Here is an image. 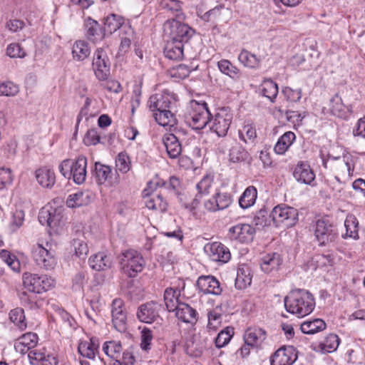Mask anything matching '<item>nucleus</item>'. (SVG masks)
I'll return each instance as SVG.
<instances>
[{
	"mask_svg": "<svg viewBox=\"0 0 365 365\" xmlns=\"http://www.w3.org/2000/svg\"><path fill=\"white\" fill-rule=\"evenodd\" d=\"M297 219V210L291 207L275 206V227H289Z\"/></svg>",
	"mask_w": 365,
	"mask_h": 365,
	"instance_id": "17",
	"label": "nucleus"
},
{
	"mask_svg": "<svg viewBox=\"0 0 365 365\" xmlns=\"http://www.w3.org/2000/svg\"><path fill=\"white\" fill-rule=\"evenodd\" d=\"M100 135L96 129H90L87 131L83 138V143L86 145H96L100 143Z\"/></svg>",
	"mask_w": 365,
	"mask_h": 365,
	"instance_id": "62",
	"label": "nucleus"
},
{
	"mask_svg": "<svg viewBox=\"0 0 365 365\" xmlns=\"http://www.w3.org/2000/svg\"><path fill=\"white\" fill-rule=\"evenodd\" d=\"M216 200H217V205L220 210L226 209L228 207L232 202V196L228 192H217L215 194Z\"/></svg>",
	"mask_w": 365,
	"mask_h": 365,
	"instance_id": "56",
	"label": "nucleus"
},
{
	"mask_svg": "<svg viewBox=\"0 0 365 365\" xmlns=\"http://www.w3.org/2000/svg\"><path fill=\"white\" fill-rule=\"evenodd\" d=\"M122 349L121 343L117 341H106L103 345V352L111 358L117 357L122 351Z\"/></svg>",
	"mask_w": 365,
	"mask_h": 365,
	"instance_id": "49",
	"label": "nucleus"
},
{
	"mask_svg": "<svg viewBox=\"0 0 365 365\" xmlns=\"http://www.w3.org/2000/svg\"><path fill=\"white\" fill-rule=\"evenodd\" d=\"M295 134L292 131L284 133L275 143V153L282 155L288 150L295 140Z\"/></svg>",
	"mask_w": 365,
	"mask_h": 365,
	"instance_id": "37",
	"label": "nucleus"
},
{
	"mask_svg": "<svg viewBox=\"0 0 365 365\" xmlns=\"http://www.w3.org/2000/svg\"><path fill=\"white\" fill-rule=\"evenodd\" d=\"M165 312L166 310L162 304L151 301L138 307L137 317L138 319H157L158 318L163 319Z\"/></svg>",
	"mask_w": 365,
	"mask_h": 365,
	"instance_id": "18",
	"label": "nucleus"
},
{
	"mask_svg": "<svg viewBox=\"0 0 365 365\" xmlns=\"http://www.w3.org/2000/svg\"><path fill=\"white\" fill-rule=\"evenodd\" d=\"M72 54L74 59L83 61L90 54V48L88 43L84 41H77L73 46Z\"/></svg>",
	"mask_w": 365,
	"mask_h": 365,
	"instance_id": "44",
	"label": "nucleus"
},
{
	"mask_svg": "<svg viewBox=\"0 0 365 365\" xmlns=\"http://www.w3.org/2000/svg\"><path fill=\"white\" fill-rule=\"evenodd\" d=\"M351 106L344 103L339 94H335L329 101V110L331 113L339 118H346L348 113H351Z\"/></svg>",
	"mask_w": 365,
	"mask_h": 365,
	"instance_id": "24",
	"label": "nucleus"
},
{
	"mask_svg": "<svg viewBox=\"0 0 365 365\" xmlns=\"http://www.w3.org/2000/svg\"><path fill=\"white\" fill-rule=\"evenodd\" d=\"M233 118V113L229 107H222L217 109L212 119L211 130L219 137L227 135Z\"/></svg>",
	"mask_w": 365,
	"mask_h": 365,
	"instance_id": "11",
	"label": "nucleus"
},
{
	"mask_svg": "<svg viewBox=\"0 0 365 365\" xmlns=\"http://www.w3.org/2000/svg\"><path fill=\"white\" fill-rule=\"evenodd\" d=\"M339 345V339L336 334H329L322 342L312 346L313 350L321 354L331 353Z\"/></svg>",
	"mask_w": 365,
	"mask_h": 365,
	"instance_id": "27",
	"label": "nucleus"
},
{
	"mask_svg": "<svg viewBox=\"0 0 365 365\" xmlns=\"http://www.w3.org/2000/svg\"><path fill=\"white\" fill-rule=\"evenodd\" d=\"M165 8L175 16V19H184L180 1L178 0H168L165 2Z\"/></svg>",
	"mask_w": 365,
	"mask_h": 365,
	"instance_id": "52",
	"label": "nucleus"
},
{
	"mask_svg": "<svg viewBox=\"0 0 365 365\" xmlns=\"http://www.w3.org/2000/svg\"><path fill=\"white\" fill-rule=\"evenodd\" d=\"M317 267L331 266L334 264V257L331 254H319L314 257Z\"/></svg>",
	"mask_w": 365,
	"mask_h": 365,
	"instance_id": "64",
	"label": "nucleus"
},
{
	"mask_svg": "<svg viewBox=\"0 0 365 365\" xmlns=\"http://www.w3.org/2000/svg\"><path fill=\"white\" fill-rule=\"evenodd\" d=\"M257 197V191L254 186L247 187L239 198V205L246 210L253 206Z\"/></svg>",
	"mask_w": 365,
	"mask_h": 365,
	"instance_id": "35",
	"label": "nucleus"
},
{
	"mask_svg": "<svg viewBox=\"0 0 365 365\" xmlns=\"http://www.w3.org/2000/svg\"><path fill=\"white\" fill-rule=\"evenodd\" d=\"M168 155L170 158H178L182 152V146L177 137L172 133H167L163 138Z\"/></svg>",
	"mask_w": 365,
	"mask_h": 365,
	"instance_id": "28",
	"label": "nucleus"
},
{
	"mask_svg": "<svg viewBox=\"0 0 365 365\" xmlns=\"http://www.w3.org/2000/svg\"><path fill=\"white\" fill-rule=\"evenodd\" d=\"M211 113L207 104L192 100L190 103V110L186 118L187 124L194 130L204 128L210 120Z\"/></svg>",
	"mask_w": 365,
	"mask_h": 365,
	"instance_id": "5",
	"label": "nucleus"
},
{
	"mask_svg": "<svg viewBox=\"0 0 365 365\" xmlns=\"http://www.w3.org/2000/svg\"><path fill=\"white\" fill-rule=\"evenodd\" d=\"M112 319H126L124 303L121 299H113L111 305Z\"/></svg>",
	"mask_w": 365,
	"mask_h": 365,
	"instance_id": "48",
	"label": "nucleus"
},
{
	"mask_svg": "<svg viewBox=\"0 0 365 365\" xmlns=\"http://www.w3.org/2000/svg\"><path fill=\"white\" fill-rule=\"evenodd\" d=\"M120 264L124 274L129 277H135L143 269L145 261L139 252L128 250L123 253Z\"/></svg>",
	"mask_w": 365,
	"mask_h": 365,
	"instance_id": "7",
	"label": "nucleus"
},
{
	"mask_svg": "<svg viewBox=\"0 0 365 365\" xmlns=\"http://www.w3.org/2000/svg\"><path fill=\"white\" fill-rule=\"evenodd\" d=\"M230 14L228 9L225 8L222 5H218L215 8L205 12L201 16L202 20L206 22H211L213 24H217L220 21H226L227 19L225 16Z\"/></svg>",
	"mask_w": 365,
	"mask_h": 365,
	"instance_id": "26",
	"label": "nucleus"
},
{
	"mask_svg": "<svg viewBox=\"0 0 365 365\" xmlns=\"http://www.w3.org/2000/svg\"><path fill=\"white\" fill-rule=\"evenodd\" d=\"M89 264L93 269L96 271L106 270L112 265L110 257L104 252H98L89 258Z\"/></svg>",
	"mask_w": 365,
	"mask_h": 365,
	"instance_id": "31",
	"label": "nucleus"
},
{
	"mask_svg": "<svg viewBox=\"0 0 365 365\" xmlns=\"http://www.w3.org/2000/svg\"><path fill=\"white\" fill-rule=\"evenodd\" d=\"M214 181V175L207 174L196 184V189L197 190L195 197L192 200L185 204V207L190 211H194L200 205L201 198L210 193V190Z\"/></svg>",
	"mask_w": 365,
	"mask_h": 365,
	"instance_id": "16",
	"label": "nucleus"
},
{
	"mask_svg": "<svg viewBox=\"0 0 365 365\" xmlns=\"http://www.w3.org/2000/svg\"><path fill=\"white\" fill-rule=\"evenodd\" d=\"M205 250L210 259L214 262L227 263L231 258L229 248L220 242L207 245Z\"/></svg>",
	"mask_w": 365,
	"mask_h": 365,
	"instance_id": "20",
	"label": "nucleus"
},
{
	"mask_svg": "<svg viewBox=\"0 0 365 365\" xmlns=\"http://www.w3.org/2000/svg\"><path fill=\"white\" fill-rule=\"evenodd\" d=\"M260 268L264 273H269L274 269V252L268 253L260 258Z\"/></svg>",
	"mask_w": 365,
	"mask_h": 365,
	"instance_id": "58",
	"label": "nucleus"
},
{
	"mask_svg": "<svg viewBox=\"0 0 365 365\" xmlns=\"http://www.w3.org/2000/svg\"><path fill=\"white\" fill-rule=\"evenodd\" d=\"M6 54L11 58H24L26 53L19 43H10L6 48Z\"/></svg>",
	"mask_w": 365,
	"mask_h": 365,
	"instance_id": "61",
	"label": "nucleus"
},
{
	"mask_svg": "<svg viewBox=\"0 0 365 365\" xmlns=\"http://www.w3.org/2000/svg\"><path fill=\"white\" fill-rule=\"evenodd\" d=\"M31 255L36 264L46 270L54 269L57 264L55 251L42 245H34L31 249Z\"/></svg>",
	"mask_w": 365,
	"mask_h": 365,
	"instance_id": "10",
	"label": "nucleus"
},
{
	"mask_svg": "<svg viewBox=\"0 0 365 365\" xmlns=\"http://www.w3.org/2000/svg\"><path fill=\"white\" fill-rule=\"evenodd\" d=\"M282 93L287 101L291 102H297L300 100L302 97L301 89L294 90L289 87H286L282 89Z\"/></svg>",
	"mask_w": 365,
	"mask_h": 365,
	"instance_id": "63",
	"label": "nucleus"
},
{
	"mask_svg": "<svg viewBox=\"0 0 365 365\" xmlns=\"http://www.w3.org/2000/svg\"><path fill=\"white\" fill-rule=\"evenodd\" d=\"M182 20L179 19H168L164 24L163 29L170 39L185 43L193 36L195 31L187 24L182 23Z\"/></svg>",
	"mask_w": 365,
	"mask_h": 365,
	"instance_id": "6",
	"label": "nucleus"
},
{
	"mask_svg": "<svg viewBox=\"0 0 365 365\" xmlns=\"http://www.w3.org/2000/svg\"><path fill=\"white\" fill-rule=\"evenodd\" d=\"M260 93L269 100L274 101V83L272 79L264 80L259 88Z\"/></svg>",
	"mask_w": 365,
	"mask_h": 365,
	"instance_id": "54",
	"label": "nucleus"
},
{
	"mask_svg": "<svg viewBox=\"0 0 365 365\" xmlns=\"http://www.w3.org/2000/svg\"><path fill=\"white\" fill-rule=\"evenodd\" d=\"M284 307L289 313L299 318L309 315L315 306L312 295L305 289L291 291L284 299Z\"/></svg>",
	"mask_w": 365,
	"mask_h": 365,
	"instance_id": "3",
	"label": "nucleus"
},
{
	"mask_svg": "<svg viewBox=\"0 0 365 365\" xmlns=\"http://www.w3.org/2000/svg\"><path fill=\"white\" fill-rule=\"evenodd\" d=\"M112 175V169L110 166L100 163H95V177L98 184L107 182L110 186L118 185L120 182L119 175L117 173L114 178Z\"/></svg>",
	"mask_w": 365,
	"mask_h": 365,
	"instance_id": "21",
	"label": "nucleus"
},
{
	"mask_svg": "<svg viewBox=\"0 0 365 365\" xmlns=\"http://www.w3.org/2000/svg\"><path fill=\"white\" fill-rule=\"evenodd\" d=\"M247 152L240 145L232 146L230 150L229 159L231 162L238 163L247 159Z\"/></svg>",
	"mask_w": 365,
	"mask_h": 365,
	"instance_id": "50",
	"label": "nucleus"
},
{
	"mask_svg": "<svg viewBox=\"0 0 365 365\" xmlns=\"http://www.w3.org/2000/svg\"><path fill=\"white\" fill-rule=\"evenodd\" d=\"M131 168V162L130 157L125 152L118 153L115 158L116 170L121 173H127Z\"/></svg>",
	"mask_w": 365,
	"mask_h": 365,
	"instance_id": "47",
	"label": "nucleus"
},
{
	"mask_svg": "<svg viewBox=\"0 0 365 365\" xmlns=\"http://www.w3.org/2000/svg\"><path fill=\"white\" fill-rule=\"evenodd\" d=\"M296 359L293 346H284L275 351V365H291Z\"/></svg>",
	"mask_w": 365,
	"mask_h": 365,
	"instance_id": "25",
	"label": "nucleus"
},
{
	"mask_svg": "<svg viewBox=\"0 0 365 365\" xmlns=\"http://www.w3.org/2000/svg\"><path fill=\"white\" fill-rule=\"evenodd\" d=\"M38 341V337L36 334L27 332L16 340L14 348L17 352L22 354L29 352L28 357L32 365H56V357L46 354L43 349L30 351L36 347Z\"/></svg>",
	"mask_w": 365,
	"mask_h": 365,
	"instance_id": "2",
	"label": "nucleus"
},
{
	"mask_svg": "<svg viewBox=\"0 0 365 365\" xmlns=\"http://www.w3.org/2000/svg\"><path fill=\"white\" fill-rule=\"evenodd\" d=\"M327 327L325 321H304L301 325V331L307 334H314L324 331Z\"/></svg>",
	"mask_w": 365,
	"mask_h": 365,
	"instance_id": "43",
	"label": "nucleus"
},
{
	"mask_svg": "<svg viewBox=\"0 0 365 365\" xmlns=\"http://www.w3.org/2000/svg\"><path fill=\"white\" fill-rule=\"evenodd\" d=\"M123 24V17L117 14H111L105 19L104 31L109 34H113L120 29Z\"/></svg>",
	"mask_w": 365,
	"mask_h": 365,
	"instance_id": "42",
	"label": "nucleus"
},
{
	"mask_svg": "<svg viewBox=\"0 0 365 365\" xmlns=\"http://www.w3.org/2000/svg\"><path fill=\"white\" fill-rule=\"evenodd\" d=\"M145 205L149 210L158 212H165L168 207V203L161 194L153 195L145 201Z\"/></svg>",
	"mask_w": 365,
	"mask_h": 365,
	"instance_id": "39",
	"label": "nucleus"
},
{
	"mask_svg": "<svg viewBox=\"0 0 365 365\" xmlns=\"http://www.w3.org/2000/svg\"><path fill=\"white\" fill-rule=\"evenodd\" d=\"M322 165L329 168L334 173L335 180L341 184L349 181L354 170L352 156L349 154L337 157L329 154L327 159H322Z\"/></svg>",
	"mask_w": 365,
	"mask_h": 365,
	"instance_id": "4",
	"label": "nucleus"
},
{
	"mask_svg": "<svg viewBox=\"0 0 365 365\" xmlns=\"http://www.w3.org/2000/svg\"><path fill=\"white\" fill-rule=\"evenodd\" d=\"M99 340L96 337H91L89 341H81L78 346L79 354L89 359H93L99 347Z\"/></svg>",
	"mask_w": 365,
	"mask_h": 365,
	"instance_id": "29",
	"label": "nucleus"
},
{
	"mask_svg": "<svg viewBox=\"0 0 365 365\" xmlns=\"http://www.w3.org/2000/svg\"><path fill=\"white\" fill-rule=\"evenodd\" d=\"M87 159L83 155H80L72 163L71 178L78 185L85 182L86 178Z\"/></svg>",
	"mask_w": 365,
	"mask_h": 365,
	"instance_id": "23",
	"label": "nucleus"
},
{
	"mask_svg": "<svg viewBox=\"0 0 365 365\" xmlns=\"http://www.w3.org/2000/svg\"><path fill=\"white\" fill-rule=\"evenodd\" d=\"M252 277L250 267L247 265H242L237 269L235 279V287L239 289H245L250 285Z\"/></svg>",
	"mask_w": 365,
	"mask_h": 365,
	"instance_id": "36",
	"label": "nucleus"
},
{
	"mask_svg": "<svg viewBox=\"0 0 365 365\" xmlns=\"http://www.w3.org/2000/svg\"><path fill=\"white\" fill-rule=\"evenodd\" d=\"M23 284L28 291L40 294L53 287L54 279L46 274L25 272L23 274Z\"/></svg>",
	"mask_w": 365,
	"mask_h": 365,
	"instance_id": "8",
	"label": "nucleus"
},
{
	"mask_svg": "<svg viewBox=\"0 0 365 365\" xmlns=\"http://www.w3.org/2000/svg\"><path fill=\"white\" fill-rule=\"evenodd\" d=\"M91 202V195L88 192H77L68 195L66 205L74 208L88 205Z\"/></svg>",
	"mask_w": 365,
	"mask_h": 365,
	"instance_id": "34",
	"label": "nucleus"
},
{
	"mask_svg": "<svg viewBox=\"0 0 365 365\" xmlns=\"http://www.w3.org/2000/svg\"><path fill=\"white\" fill-rule=\"evenodd\" d=\"M196 285L200 292L204 294L220 295L222 287L220 282L213 276L202 275L198 277Z\"/></svg>",
	"mask_w": 365,
	"mask_h": 365,
	"instance_id": "19",
	"label": "nucleus"
},
{
	"mask_svg": "<svg viewBox=\"0 0 365 365\" xmlns=\"http://www.w3.org/2000/svg\"><path fill=\"white\" fill-rule=\"evenodd\" d=\"M217 67L221 73L228 76L233 80H237L240 77V69L233 65L229 60H220L217 62Z\"/></svg>",
	"mask_w": 365,
	"mask_h": 365,
	"instance_id": "40",
	"label": "nucleus"
},
{
	"mask_svg": "<svg viewBox=\"0 0 365 365\" xmlns=\"http://www.w3.org/2000/svg\"><path fill=\"white\" fill-rule=\"evenodd\" d=\"M92 66L95 76L99 81L108 79L110 76V63L103 48L96 49L93 55Z\"/></svg>",
	"mask_w": 365,
	"mask_h": 365,
	"instance_id": "12",
	"label": "nucleus"
},
{
	"mask_svg": "<svg viewBox=\"0 0 365 365\" xmlns=\"http://www.w3.org/2000/svg\"><path fill=\"white\" fill-rule=\"evenodd\" d=\"M314 235L319 245H326L335 241L337 238V230L329 221L322 219L317 221L314 229Z\"/></svg>",
	"mask_w": 365,
	"mask_h": 365,
	"instance_id": "13",
	"label": "nucleus"
},
{
	"mask_svg": "<svg viewBox=\"0 0 365 365\" xmlns=\"http://www.w3.org/2000/svg\"><path fill=\"white\" fill-rule=\"evenodd\" d=\"M234 334V329L232 327H226L222 330L215 339V345L218 348H222L229 343Z\"/></svg>",
	"mask_w": 365,
	"mask_h": 365,
	"instance_id": "51",
	"label": "nucleus"
},
{
	"mask_svg": "<svg viewBox=\"0 0 365 365\" xmlns=\"http://www.w3.org/2000/svg\"><path fill=\"white\" fill-rule=\"evenodd\" d=\"M35 176L38 184L43 187L51 188L55 184V173L48 168L43 167L36 170Z\"/></svg>",
	"mask_w": 365,
	"mask_h": 365,
	"instance_id": "30",
	"label": "nucleus"
},
{
	"mask_svg": "<svg viewBox=\"0 0 365 365\" xmlns=\"http://www.w3.org/2000/svg\"><path fill=\"white\" fill-rule=\"evenodd\" d=\"M346 233L343 237H350L354 240L359 238V222L354 215H348L344 221Z\"/></svg>",
	"mask_w": 365,
	"mask_h": 365,
	"instance_id": "38",
	"label": "nucleus"
},
{
	"mask_svg": "<svg viewBox=\"0 0 365 365\" xmlns=\"http://www.w3.org/2000/svg\"><path fill=\"white\" fill-rule=\"evenodd\" d=\"M239 61L245 67L257 68L259 65L260 60L255 54L247 50L243 49L238 56Z\"/></svg>",
	"mask_w": 365,
	"mask_h": 365,
	"instance_id": "45",
	"label": "nucleus"
},
{
	"mask_svg": "<svg viewBox=\"0 0 365 365\" xmlns=\"http://www.w3.org/2000/svg\"><path fill=\"white\" fill-rule=\"evenodd\" d=\"M183 49L184 43L170 39L164 49V54L169 59L181 60L183 58Z\"/></svg>",
	"mask_w": 365,
	"mask_h": 365,
	"instance_id": "33",
	"label": "nucleus"
},
{
	"mask_svg": "<svg viewBox=\"0 0 365 365\" xmlns=\"http://www.w3.org/2000/svg\"><path fill=\"white\" fill-rule=\"evenodd\" d=\"M256 137V130L252 125H246L239 130V138L245 143L253 142Z\"/></svg>",
	"mask_w": 365,
	"mask_h": 365,
	"instance_id": "53",
	"label": "nucleus"
},
{
	"mask_svg": "<svg viewBox=\"0 0 365 365\" xmlns=\"http://www.w3.org/2000/svg\"><path fill=\"white\" fill-rule=\"evenodd\" d=\"M73 247L76 255L80 259H85L88 253V247L87 244L79 239L73 240Z\"/></svg>",
	"mask_w": 365,
	"mask_h": 365,
	"instance_id": "57",
	"label": "nucleus"
},
{
	"mask_svg": "<svg viewBox=\"0 0 365 365\" xmlns=\"http://www.w3.org/2000/svg\"><path fill=\"white\" fill-rule=\"evenodd\" d=\"M185 287V281L178 278L172 282L170 287L165 289L164 292V301L168 312H171L180 303L179 302V297L184 291Z\"/></svg>",
	"mask_w": 365,
	"mask_h": 365,
	"instance_id": "14",
	"label": "nucleus"
},
{
	"mask_svg": "<svg viewBox=\"0 0 365 365\" xmlns=\"http://www.w3.org/2000/svg\"><path fill=\"white\" fill-rule=\"evenodd\" d=\"M177 96L173 92L165 90L152 95L148 106L153 113L155 121L161 126H173L177 123L175 113L177 108Z\"/></svg>",
	"mask_w": 365,
	"mask_h": 365,
	"instance_id": "1",
	"label": "nucleus"
},
{
	"mask_svg": "<svg viewBox=\"0 0 365 365\" xmlns=\"http://www.w3.org/2000/svg\"><path fill=\"white\" fill-rule=\"evenodd\" d=\"M24 221V212L21 210H16L14 212L12 219L10 222V229L12 232L16 231L21 227Z\"/></svg>",
	"mask_w": 365,
	"mask_h": 365,
	"instance_id": "60",
	"label": "nucleus"
},
{
	"mask_svg": "<svg viewBox=\"0 0 365 365\" xmlns=\"http://www.w3.org/2000/svg\"><path fill=\"white\" fill-rule=\"evenodd\" d=\"M85 27L88 38L93 41L95 40L100 28L98 23L91 19H88L85 23Z\"/></svg>",
	"mask_w": 365,
	"mask_h": 365,
	"instance_id": "59",
	"label": "nucleus"
},
{
	"mask_svg": "<svg viewBox=\"0 0 365 365\" xmlns=\"http://www.w3.org/2000/svg\"><path fill=\"white\" fill-rule=\"evenodd\" d=\"M272 212H274V209H272ZM272 213H269L265 207L260 209L254 218L255 225L262 227L270 225L272 221H274V217L272 216Z\"/></svg>",
	"mask_w": 365,
	"mask_h": 365,
	"instance_id": "46",
	"label": "nucleus"
},
{
	"mask_svg": "<svg viewBox=\"0 0 365 365\" xmlns=\"http://www.w3.org/2000/svg\"><path fill=\"white\" fill-rule=\"evenodd\" d=\"M171 312H175V317L178 319H194L197 317V311L185 303H180L175 309Z\"/></svg>",
	"mask_w": 365,
	"mask_h": 365,
	"instance_id": "41",
	"label": "nucleus"
},
{
	"mask_svg": "<svg viewBox=\"0 0 365 365\" xmlns=\"http://www.w3.org/2000/svg\"><path fill=\"white\" fill-rule=\"evenodd\" d=\"M265 339L266 331L259 327L248 328L244 334L245 342L254 346H259Z\"/></svg>",
	"mask_w": 365,
	"mask_h": 365,
	"instance_id": "32",
	"label": "nucleus"
},
{
	"mask_svg": "<svg viewBox=\"0 0 365 365\" xmlns=\"http://www.w3.org/2000/svg\"><path fill=\"white\" fill-rule=\"evenodd\" d=\"M255 229L250 224L239 223L229 229L231 240L240 243L251 242L255 235Z\"/></svg>",
	"mask_w": 365,
	"mask_h": 365,
	"instance_id": "15",
	"label": "nucleus"
},
{
	"mask_svg": "<svg viewBox=\"0 0 365 365\" xmlns=\"http://www.w3.org/2000/svg\"><path fill=\"white\" fill-rule=\"evenodd\" d=\"M293 176L298 182L309 185H312L315 179V174L309 163L303 161L297 164Z\"/></svg>",
	"mask_w": 365,
	"mask_h": 365,
	"instance_id": "22",
	"label": "nucleus"
},
{
	"mask_svg": "<svg viewBox=\"0 0 365 365\" xmlns=\"http://www.w3.org/2000/svg\"><path fill=\"white\" fill-rule=\"evenodd\" d=\"M19 91V86L13 82L7 81L0 83V96H14Z\"/></svg>",
	"mask_w": 365,
	"mask_h": 365,
	"instance_id": "55",
	"label": "nucleus"
},
{
	"mask_svg": "<svg viewBox=\"0 0 365 365\" xmlns=\"http://www.w3.org/2000/svg\"><path fill=\"white\" fill-rule=\"evenodd\" d=\"M38 221L42 225H48L55 232L64 225L65 218L61 207L54 208L51 206L43 207L38 214Z\"/></svg>",
	"mask_w": 365,
	"mask_h": 365,
	"instance_id": "9",
	"label": "nucleus"
}]
</instances>
